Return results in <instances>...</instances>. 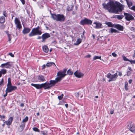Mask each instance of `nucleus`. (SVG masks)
Listing matches in <instances>:
<instances>
[{"label": "nucleus", "instance_id": "16", "mask_svg": "<svg viewBox=\"0 0 135 135\" xmlns=\"http://www.w3.org/2000/svg\"><path fill=\"white\" fill-rule=\"evenodd\" d=\"M128 128L132 132L135 133V126L134 125L131 124H129L128 125Z\"/></svg>", "mask_w": 135, "mask_h": 135}, {"label": "nucleus", "instance_id": "37", "mask_svg": "<svg viewBox=\"0 0 135 135\" xmlns=\"http://www.w3.org/2000/svg\"><path fill=\"white\" fill-rule=\"evenodd\" d=\"M3 15L5 17H7L8 16L7 13H6V11H3Z\"/></svg>", "mask_w": 135, "mask_h": 135}, {"label": "nucleus", "instance_id": "32", "mask_svg": "<svg viewBox=\"0 0 135 135\" xmlns=\"http://www.w3.org/2000/svg\"><path fill=\"white\" fill-rule=\"evenodd\" d=\"M25 124L24 123L22 122L20 126V127L21 129V131H22L24 129L25 127Z\"/></svg>", "mask_w": 135, "mask_h": 135}, {"label": "nucleus", "instance_id": "51", "mask_svg": "<svg viewBox=\"0 0 135 135\" xmlns=\"http://www.w3.org/2000/svg\"><path fill=\"white\" fill-rule=\"evenodd\" d=\"M5 91L6 92V93L4 95H3V96L4 97H5L7 95V93H8V92H7V91Z\"/></svg>", "mask_w": 135, "mask_h": 135}, {"label": "nucleus", "instance_id": "13", "mask_svg": "<svg viewBox=\"0 0 135 135\" xmlns=\"http://www.w3.org/2000/svg\"><path fill=\"white\" fill-rule=\"evenodd\" d=\"M102 24L100 22H95L93 23V26L94 28L96 29L101 28Z\"/></svg>", "mask_w": 135, "mask_h": 135}, {"label": "nucleus", "instance_id": "14", "mask_svg": "<svg viewBox=\"0 0 135 135\" xmlns=\"http://www.w3.org/2000/svg\"><path fill=\"white\" fill-rule=\"evenodd\" d=\"M74 75L77 77L80 78H81L84 76V74L81 73V72L76 71L74 74Z\"/></svg>", "mask_w": 135, "mask_h": 135}, {"label": "nucleus", "instance_id": "4", "mask_svg": "<svg viewBox=\"0 0 135 135\" xmlns=\"http://www.w3.org/2000/svg\"><path fill=\"white\" fill-rule=\"evenodd\" d=\"M67 69H64L63 71H59L57 73V76L58 77L56 78L58 79V80L60 81L62 79V78L64 77L66 74L65 73L66 72Z\"/></svg>", "mask_w": 135, "mask_h": 135}, {"label": "nucleus", "instance_id": "10", "mask_svg": "<svg viewBox=\"0 0 135 135\" xmlns=\"http://www.w3.org/2000/svg\"><path fill=\"white\" fill-rule=\"evenodd\" d=\"M15 23L16 25L17 28L20 29L22 28L20 20L17 17L15 18Z\"/></svg>", "mask_w": 135, "mask_h": 135}, {"label": "nucleus", "instance_id": "19", "mask_svg": "<svg viewBox=\"0 0 135 135\" xmlns=\"http://www.w3.org/2000/svg\"><path fill=\"white\" fill-rule=\"evenodd\" d=\"M83 95V94L81 92H79L75 94L76 96L80 100Z\"/></svg>", "mask_w": 135, "mask_h": 135}, {"label": "nucleus", "instance_id": "23", "mask_svg": "<svg viewBox=\"0 0 135 135\" xmlns=\"http://www.w3.org/2000/svg\"><path fill=\"white\" fill-rule=\"evenodd\" d=\"M127 5L129 8L130 9L133 3L129 1V0H126Z\"/></svg>", "mask_w": 135, "mask_h": 135}, {"label": "nucleus", "instance_id": "27", "mask_svg": "<svg viewBox=\"0 0 135 135\" xmlns=\"http://www.w3.org/2000/svg\"><path fill=\"white\" fill-rule=\"evenodd\" d=\"M124 16L123 15H117L115 16V18H117L119 20L122 19Z\"/></svg>", "mask_w": 135, "mask_h": 135}, {"label": "nucleus", "instance_id": "57", "mask_svg": "<svg viewBox=\"0 0 135 135\" xmlns=\"http://www.w3.org/2000/svg\"><path fill=\"white\" fill-rule=\"evenodd\" d=\"M132 80L131 79L129 81V83L131 84L132 83Z\"/></svg>", "mask_w": 135, "mask_h": 135}, {"label": "nucleus", "instance_id": "18", "mask_svg": "<svg viewBox=\"0 0 135 135\" xmlns=\"http://www.w3.org/2000/svg\"><path fill=\"white\" fill-rule=\"evenodd\" d=\"M31 30V28H30L24 27L22 31V33L23 34L28 33L30 32Z\"/></svg>", "mask_w": 135, "mask_h": 135}, {"label": "nucleus", "instance_id": "44", "mask_svg": "<svg viewBox=\"0 0 135 135\" xmlns=\"http://www.w3.org/2000/svg\"><path fill=\"white\" fill-rule=\"evenodd\" d=\"M129 61L132 64H135V60H129Z\"/></svg>", "mask_w": 135, "mask_h": 135}, {"label": "nucleus", "instance_id": "6", "mask_svg": "<svg viewBox=\"0 0 135 135\" xmlns=\"http://www.w3.org/2000/svg\"><path fill=\"white\" fill-rule=\"evenodd\" d=\"M92 23V22L91 20L85 18L81 21L80 24L83 25H91Z\"/></svg>", "mask_w": 135, "mask_h": 135}, {"label": "nucleus", "instance_id": "31", "mask_svg": "<svg viewBox=\"0 0 135 135\" xmlns=\"http://www.w3.org/2000/svg\"><path fill=\"white\" fill-rule=\"evenodd\" d=\"M110 32L111 33H113L117 32L118 33V31L115 29L113 28H111L110 29Z\"/></svg>", "mask_w": 135, "mask_h": 135}, {"label": "nucleus", "instance_id": "60", "mask_svg": "<svg viewBox=\"0 0 135 135\" xmlns=\"http://www.w3.org/2000/svg\"><path fill=\"white\" fill-rule=\"evenodd\" d=\"M24 104L23 103H21V104H20V106L21 107H23V106H24Z\"/></svg>", "mask_w": 135, "mask_h": 135}, {"label": "nucleus", "instance_id": "26", "mask_svg": "<svg viewBox=\"0 0 135 135\" xmlns=\"http://www.w3.org/2000/svg\"><path fill=\"white\" fill-rule=\"evenodd\" d=\"M43 51L45 52H47L49 51V49L46 46H44L43 47Z\"/></svg>", "mask_w": 135, "mask_h": 135}, {"label": "nucleus", "instance_id": "47", "mask_svg": "<svg viewBox=\"0 0 135 135\" xmlns=\"http://www.w3.org/2000/svg\"><path fill=\"white\" fill-rule=\"evenodd\" d=\"M130 9L133 10L135 11V6H133L130 8Z\"/></svg>", "mask_w": 135, "mask_h": 135}, {"label": "nucleus", "instance_id": "20", "mask_svg": "<svg viewBox=\"0 0 135 135\" xmlns=\"http://www.w3.org/2000/svg\"><path fill=\"white\" fill-rule=\"evenodd\" d=\"M38 79L39 81L44 82L45 81L44 76L42 75L38 76Z\"/></svg>", "mask_w": 135, "mask_h": 135}, {"label": "nucleus", "instance_id": "48", "mask_svg": "<svg viewBox=\"0 0 135 135\" xmlns=\"http://www.w3.org/2000/svg\"><path fill=\"white\" fill-rule=\"evenodd\" d=\"M8 55L12 57H13L14 56V55L11 52L9 53Z\"/></svg>", "mask_w": 135, "mask_h": 135}, {"label": "nucleus", "instance_id": "39", "mask_svg": "<svg viewBox=\"0 0 135 135\" xmlns=\"http://www.w3.org/2000/svg\"><path fill=\"white\" fill-rule=\"evenodd\" d=\"M122 57L123 58V59L124 61H129V60L125 56H122Z\"/></svg>", "mask_w": 135, "mask_h": 135}, {"label": "nucleus", "instance_id": "53", "mask_svg": "<svg viewBox=\"0 0 135 135\" xmlns=\"http://www.w3.org/2000/svg\"><path fill=\"white\" fill-rule=\"evenodd\" d=\"M20 1L23 4H25V0H20Z\"/></svg>", "mask_w": 135, "mask_h": 135}, {"label": "nucleus", "instance_id": "50", "mask_svg": "<svg viewBox=\"0 0 135 135\" xmlns=\"http://www.w3.org/2000/svg\"><path fill=\"white\" fill-rule=\"evenodd\" d=\"M0 118L2 119L5 118V116L4 115H0Z\"/></svg>", "mask_w": 135, "mask_h": 135}, {"label": "nucleus", "instance_id": "35", "mask_svg": "<svg viewBox=\"0 0 135 135\" xmlns=\"http://www.w3.org/2000/svg\"><path fill=\"white\" fill-rule=\"evenodd\" d=\"M67 73L69 75H72L73 72L72 71H71L70 69H69L67 71Z\"/></svg>", "mask_w": 135, "mask_h": 135}, {"label": "nucleus", "instance_id": "24", "mask_svg": "<svg viewBox=\"0 0 135 135\" xmlns=\"http://www.w3.org/2000/svg\"><path fill=\"white\" fill-rule=\"evenodd\" d=\"M31 85L36 87L37 89H40V84L32 83L31 84Z\"/></svg>", "mask_w": 135, "mask_h": 135}, {"label": "nucleus", "instance_id": "59", "mask_svg": "<svg viewBox=\"0 0 135 135\" xmlns=\"http://www.w3.org/2000/svg\"><path fill=\"white\" fill-rule=\"evenodd\" d=\"M128 69H129V70L131 71H132V69H131V67H128Z\"/></svg>", "mask_w": 135, "mask_h": 135}, {"label": "nucleus", "instance_id": "49", "mask_svg": "<svg viewBox=\"0 0 135 135\" xmlns=\"http://www.w3.org/2000/svg\"><path fill=\"white\" fill-rule=\"evenodd\" d=\"M112 54L114 57H116L117 56V54L114 52H113Z\"/></svg>", "mask_w": 135, "mask_h": 135}, {"label": "nucleus", "instance_id": "17", "mask_svg": "<svg viewBox=\"0 0 135 135\" xmlns=\"http://www.w3.org/2000/svg\"><path fill=\"white\" fill-rule=\"evenodd\" d=\"M13 120V117H11L7 121H6L4 120H3V121L4 123H6L7 125L9 126L11 124Z\"/></svg>", "mask_w": 135, "mask_h": 135}, {"label": "nucleus", "instance_id": "45", "mask_svg": "<svg viewBox=\"0 0 135 135\" xmlns=\"http://www.w3.org/2000/svg\"><path fill=\"white\" fill-rule=\"evenodd\" d=\"M41 134H43L44 135H47V132H46V133H45L44 131H41Z\"/></svg>", "mask_w": 135, "mask_h": 135}, {"label": "nucleus", "instance_id": "21", "mask_svg": "<svg viewBox=\"0 0 135 135\" xmlns=\"http://www.w3.org/2000/svg\"><path fill=\"white\" fill-rule=\"evenodd\" d=\"M115 27L120 31H123V27L120 25L119 24L115 25Z\"/></svg>", "mask_w": 135, "mask_h": 135}, {"label": "nucleus", "instance_id": "38", "mask_svg": "<svg viewBox=\"0 0 135 135\" xmlns=\"http://www.w3.org/2000/svg\"><path fill=\"white\" fill-rule=\"evenodd\" d=\"M106 24L109 27H112V23L110 22H108L106 23Z\"/></svg>", "mask_w": 135, "mask_h": 135}, {"label": "nucleus", "instance_id": "52", "mask_svg": "<svg viewBox=\"0 0 135 135\" xmlns=\"http://www.w3.org/2000/svg\"><path fill=\"white\" fill-rule=\"evenodd\" d=\"M131 74V72L129 71H128L127 72V76H129Z\"/></svg>", "mask_w": 135, "mask_h": 135}, {"label": "nucleus", "instance_id": "58", "mask_svg": "<svg viewBox=\"0 0 135 135\" xmlns=\"http://www.w3.org/2000/svg\"><path fill=\"white\" fill-rule=\"evenodd\" d=\"M52 43H54V44H56V42L55 41H54L52 42Z\"/></svg>", "mask_w": 135, "mask_h": 135}, {"label": "nucleus", "instance_id": "28", "mask_svg": "<svg viewBox=\"0 0 135 135\" xmlns=\"http://www.w3.org/2000/svg\"><path fill=\"white\" fill-rule=\"evenodd\" d=\"M54 65L55 66V64L53 62H49L47 63L46 64V66L47 67H50L52 65Z\"/></svg>", "mask_w": 135, "mask_h": 135}, {"label": "nucleus", "instance_id": "62", "mask_svg": "<svg viewBox=\"0 0 135 135\" xmlns=\"http://www.w3.org/2000/svg\"><path fill=\"white\" fill-rule=\"evenodd\" d=\"M41 38H42V37L41 36H38V37L37 38V39H40Z\"/></svg>", "mask_w": 135, "mask_h": 135}, {"label": "nucleus", "instance_id": "56", "mask_svg": "<svg viewBox=\"0 0 135 135\" xmlns=\"http://www.w3.org/2000/svg\"><path fill=\"white\" fill-rule=\"evenodd\" d=\"M91 57V55H87L86 56V57H88V58H89V57Z\"/></svg>", "mask_w": 135, "mask_h": 135}, {"label": "nucleus", "instance_id": "30", "mask_svg": "<svg viewBox=\"0 0 135 135\" xmlns=\"http://www.w3.org/2000/svg\"><path fill=\"white\" fill-rule=\"evenodd\" d=\"M2 74H5L7 73V70L5 69H2L0 71Z\"/></svg>", "mask_w": 135, "mask_h": 135}, {"label": "nucleus", "instance_id": "22", "mask_svg": "<svg viewBox=\"0 0 135 135\" xmlns=\"http://www.w3.org/2000/svg\"><path fill=\"white\" fill-rule=\"evenodd\" d=\"M81 42V40L80 38L77 39L76 42L74 44V45H78L80 44Z\"/></svg>", "mask_w": 135, "mask_h": 135}, {"label": "nucleus", "instance_id": "43", "mask_svg": "<svg viewBox=\"0 0 135 135\" xmlns=\"http://www.w3.org/2000/svg\"><path fill=\"white\" fill-rule=\"evenodd\" d=\"M4 83V79L3 78L2 79L1 81H0V86L3 85Z\"/></svg>", "mask_w": 135, "mask_h": 135}, {"label": "nucleus", "instance_id": "11", "mask_svg": "<svg viewBox=\"0 0 135 135\" xmlns=\"http://www.w3.org/2000/svg\"><path fill=\"white\" fill-rule=\"evenodd\" d=\"M17 88V87L15 86H11L7 87L5 91H7L8 93H10L12 91L15 90Z\"/></svg>", "mask_w": 135, "mask_h": 135}, {"label": "nucleus", "instance_id": "2", "mask_svg": "<svg viewBox=\"0 0 135 135\" xmlns=\"http://www.w3.org/2000/svg\"><path fill=\"white\" fill-rule=\"evenodd\" d=\"M42 33L41 30L39 26L33 28L29 34V37H32L37 35H41Z\"/></svg>", "mask_w": 135, "mask_h": 135}, {"label": "nucleus", "instance_id": "25", "mask_svg": "<svg viewBox=\"0 0 135 135\" xmlns=\"http://www.w3.org/2000/svg\"><path fill=\"white\" fill-rule=\"evenodd\" d=\"M5 21V17L3 16H1L0 17V23H4Z\"/></svg>", "mask_w": 135, "mask_h": 135}, {"label": "nucleus", "instance_id": "64", "mask_svg": "<svg viewBox=\"0 0 135 135\" xmlns=\"http://www.w3.org/2000/svg\"><path fill=\"white\" fill-rule=\"evenodd\" d=\"M133 57H135V52H134V54L133 55Z\"/></svg>", "mask_w": 135, "mask_h": 135}, {"label": "nucleus", "instance_id": "36", "mask_svg": "<svg viewBox=\"0 0 135 135\" xmlns=\"http://www.w3.org/2000/svg\"><path fill=\"white\" fill-rule=\"evenodd\" d=\"M33 131L35 132H40V130H39L36 127H34L33 128Z\"/></svg>", "mask_w": 135, "mask_h": 135}, {"label": "nucleus", "instance_id": "42", "mask_svg": "<svg viewBox=\"0 0 135 135\" xmlns=\"http://www.w3.org/2000/svg\"><path fill=\"white\" fill-rule=\"evenodd\" d=\"M7 35L8 37V41H9L10 42L11 41V35L9 33L7 34Z\"/></svg>", "mask_w": 135, "mask_h": 135}, {"label": "nucleus", "instance_id": "55", "mask_svg": "<svg viewBox=\"0 0 135 135\" xmlns=\"http://www.w3.org/2000/svg\"><path fill=\"white\" fill-rule=\"evenodd\" d=\"M114 111L113 110H112L110 111V113L111 114H112L114 113Z\"/></svg>", "mask_w": 135, "mask_h": 135}, {"label": "nucleus", "instance_id": "33", "mask_svg": "<svg viewBox=\"0 0 135 135\" xmlns=\"http://www.w3.org/2000/svg\"><path fill=\"white\" fill-rule=\"evenodd\" d=\"M28 117L26 116L24 119L22 120V122L24 123L27 122L28 120Z\"/></svg>", "mask_w": 135, "mask_h": 135}, {"label": "nucleus", "instance_id": "63", "mask_svg": "<svg viewBox=\"0 0 135 135\" xmlns=\"http://www.w3.org/2000/svg\"><path fill=\"white\" fill-rule=\"evenodd\" d=\"M118 75L119 76H121L122 75V74L121 73H119V74H118Z\"/></svg>", "mask_w": 135, "mask_h": 135}, {"label": "nucleus", "instance_id": "5", "mask_svg": "<svg viewBox=\"0 0 135 135\" xmlns=\"http://www.w3.org/2000/svg\"><path fill=\"white\" fill-rule=\"evenodd\" d=\"M117 76V73H115L114 75H112L109 73L107 75V77L108 78L110 79L108 80L109 82L115 81L116 80V78Z\"/></svg>", "mask_w": 135, "mask_h": 135}, {"label": "nucleus", "instance_id": "3", "mask_svg": "<svg viewBox=\"0 0 135 135\" xmlns=\"http://www.w3.org/2000/svg\"><path fill=\"white\" fill-rule=\"evenodd\" d=\"M51 17L54 20L57 21H63L65 19V17L62 14H51Z\"/></svg>", "mask_w": 135, "mask_h": 135}, {"label": "nucleus", "instance_id": "15", "mask_svg": "<svg viewBox=\"0 0 135 135\" xmlns=\"http://www.w3.org/2000/svg\"><path fill=\"white\" fill-rule=\"evenodd\" d=\"M58 79H57L56 78H55V80H51L50 81L49 85L51 86V87H52L53 86H54L55 84L59 81H60L58 80Z\"/></svg>", "mask_w": 135, "mask_h": 135}, {"label": "nucleus", "instance_id": "1", "mask_svg": "<svg viewBox=\"0 0 135 135\" xmlns=\"http://www.w3.org/2000/svg\"><path fill=\"white\" fill-rule=\"evenodd\" d=\"M102 5L103 8L109 12L116 14H118L119 12H121L124 9V7L119 2L114 0H109L107 4L103 3Z\"/></svg>", "mask_w": 135, "mask_h": 135}, {"label": "nucleus", "instance_id": "54", "mask_svg": "<svg viewBox=\"0 0 135 135\" xmlns=\"http://www.w3.org/2000/svg\"><path fill=\"white\" fill-rule=\"evenodd\" d=\"M46 67V65H44L42 66V69H44Z\"/></svg>", "mask_w": 135, "mask_h": 135}, {"label": "nucleus", "instance_id": "9", "mask_svg": "<svg viewBox=\"0 0 135 135\" xmlns=\"http://www.w3.org/2000/svg\"><path fill=\"white\" fill-rule=\"evenodd\" d=\"M124 16H125V19L128 21H130L131 20H134V17L131 14L128 13H124Z\"/></svg>", "mask_w": 135, "mask_h": 135}, {"label": "nucleus", "instance_id": "29", "mask_svg": "<svg viewBox=\"0 0 135 135\" xmlns=\"http://www.w3.org/2000/svg\"><path fill=\"white\" fill-rule=\"evenodd\" d=\"M11 86H12L11 83V79L10 78H8V84H7V86L8 87Z\"/></svg>", "mask_w": 135, "mask_h": 135}, {"label": "nucleus", "instance_id": "40", "mask_svg": "<svg viewBox=\"0 0 135 135\" xmlns=\"http://www.w3.org/2000/svg\"><path fill=\"white\" fill-rule=\"evenodd\" d=\"M64 96V95L63 94H62L58 96V99L60 100H61L62 99V98Z\"/></svg>", "mask_w": 135, "mask_h": 135}, {"label": "nucleus", "instance_id": "7", "mask_svg": "<svg viewBox=\"0 0 135 135\" xmlns=\"http://www.w3.org/2000/svg\"><path fill=\"white\" fill-rule=\"evenodd\" d=\"M40 89L43 88L45 89H49L51 88L48 82H46L44 83L40 84Z\"/></svg>", "mask_w": 135, "mask_h": 135}, {"label": "nucleus", "instance_id": "46", "mask_svg": "<svg viewBox=\"0 0 135 135\" xmlns=\"http://www.w3.org/2000/svg\"><path fill=\"white\" fill-rule=\"evenodd\" d=\"M130 30L131 31L135 32V28L132 27L130 28Z\"/></svg>", "mask_w": 135, "mask_h": 135}, {"label": "nucleus", "instance_id": "34", "mask_svg": "<svg viewBox=\"0 0 135 135\" xmlns=\"http://www.w3.org/2000/svg\"><path fill=\"white\" fill-rule=\"evenodd\" d=\"M101 56H95L93 58V60H94L98 59H99L100 60H101Z\"/></svg>", "mask_w": 135, "mask_h": 135}, {"label": "nucleus", "instance_id": "61", "mask_svg": "<svg viewBox=\"0 0 135 135\" xmlns=\"http://www.w3.org/2000/svg\"><path fill=\"white\" fill-rule=\"evenodd\" d=\"M65 106L66 108H68V104H65Z\"/></svg>", "mask_w": 135, "mask_h": 135}, {"label": "nucleus", "instance_id": "8", "mask_svg": "<svg viewBox=\"0 0 135 135\" xmlns=\"http://www.w3.org/2000/svg\"><path fill=\"white\" fill-rule=\"evenodd\" d=\"M12 62H8L6 63L2 64L0 67L1 68H9V67L12 66Z\"/></svg>", "mask_w": 135, "mask_h": 135}, {"label": "nucleus", "instance_id": "12", "mask_svg": "<svg viewBox=\"0 0 135 135\" xmlns=\"http://www.w3.org/2000/svg\"><path fill=\"white\" fill-rule=\"evenodd\" d=\"M50 37V35L48 33H45L43 34L42 36V42H44L45 41V40L48 38Z\"/></svg>", "mask_w": 135, "mask_h": 135}, {"label": "nucleus", "instance_id": "41", "mask_svg": "<svg viewBox=\"0 0 135 135\" xmlns=\"http://www.w3.org/2000/svg\"><path fill=\"white\" fill-rule=\"evenodd\" d=\"M128 83L127 82H126L125 84V88L126 90H127L128 89Z\"/></svg>", "mask_w": 135, "mask_h": 135}]
</instances>
